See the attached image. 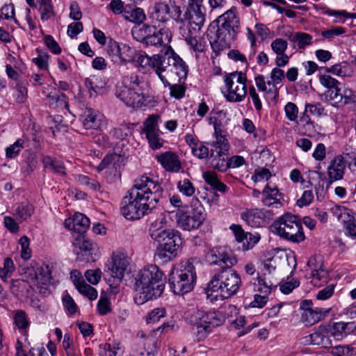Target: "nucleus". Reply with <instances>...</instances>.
<instances>
[{"label":"nucleus","instance_id":"22","mask_svg":"<svg viewBox=\"0 0 356 356\" xmlns=\"http://www.w3.org/2000/svg\"><path fill=\"white\" fill-rule=\"evenodd\" d=\"M65 225L70 229L81 235L86 232L90 226V220L85 215L81 213L74 214L72 218H68L65 221Z\"/></svg>","mask_w":356,"mask_h":356},{"label":"nucleus","instance_id":"49","mask_svg":"<svg viewBox=\"0 0 356 356\" xmlns=\"http://www.w3.org/2000/svg\"><path fill=\"white\" fill-rule=\"evenodd\" d=\"M14 270L15 265L13 260L7 257L4 259L3 266L0 268V277L6 282L7 278L11 276Z\"/></svg>","mask_w":356,"mask_h":356},{"label":"nucleus","instance_id":"13","mask_svg":"<svg viewBox=\"0 0 356 356\" xmlns=\"http://www.w3.org/2000/svg\"><path fill=\"white\" fill-rule=\"evenodd\" d=\"M160 241H156L159 243L155 252V257L163 263L173 259L177 254V252L182 243V238L179 232L174 229H168L163 233Z\"/></svg>","mask_w":356,"mask_h":356},{"label":"nucleus","instance_id":"18","mask_svg":"<svg viewBox=\"0 0 356 356\" xmlns=\"http://www.w3.org/2000/svg\"><path fill=\"white\" fill-rule=\"evenodd\" d=\"M273 216V212L266 209H251L243 212L241 215V218L252 227H260L265 219H270Z\"/></svg>","mask_w":356,"mask_h":356},{"label":"nucleus","instance_id":"34","mask_svg":"<svg viewBox=\"0 0 356 356\" xmlns=\"http://www.w3.org/2000/svg\"><path fill=\"white\" fill-rule=\"evenodd\" d=\"M330 336L334 337L335 339L339 340L347 336L350 333L348 326L353 325L351 323L337 322L332 325H328Z\"/></svg>","mask_w":356,"mask_h":356},{"label":"nucleus","instance_id":"54","mask_svg":"<svg viewBox=\"0 0 356 356\" xmlns=\"http://www.w3.org/2000/svg\"><path fill=\"white\" fill-rule=\"evenodd\" d=\"M256 86L259 91L265 92L267 95H270L273 98L272 92H268V88L272 87L273 80L266 81L263 75H258L254 78Z\"/></svg>","mask_w":356,"mask_h":356},{"label":"nucleus","instance_id":"15","mask_svg":"<svg viewBox=\"0 0 356 356\" xmlns=\"http://www.w3.org/2000/svg\"><path fill=\"white\" fill-rule=\"evenodd\" d=\"M144 35L141 40L146 45L169 47L172 33L168 29L163 28L158 30L154 26L144 24L140 29Z\"/></svg>","mask_w":356,"mask_h":356},{"label":"nucleus","instance_id":"32","mask_svg":"<svg viewBox=\"0 0 356 356\" xmlns=\"http://www.w3.org/2000/svg\"><path fill=\"white\" fill-rule=\"evenodd\" d=\"M49 99V106L54 109L63 110L66 108L69 110L67 96L64 93L58 92H51L47 96Z\"/></svg>","mask_w":356,"mask_h":356},{"label":"nucleus","instance_id":"19","mask_svg":"<svg viewBox=\"0 0 356 356\" xmlns=\"http://www.w3.org/2000/svg\"><path fill=\"white\" fill-rule=\"evenodd\" d=\"M346 167V161L342 155L336 156L330 163L327 173L328 177L327 187L334 181L343 178Z\"/></svg>","mask_w":356,"mask_h":356},{"label":"nucleus","instance_id":"20","mask_svg":"<svg viewBox=\"0 0 356 356\" xmlns=\"http://www.w3.org/2000/svg\"><path fill=\"white\" fill-rule=\"evenodd\" d=\"M155 159L167 172H178L181 169V160L176 152L167 151L157 154Z\"/></svg>","mask_w":356,"mask_h":356},{"label":"nucleus","instance_id":"33","mask_svg":"<svg viewBox=\"0 0 356 356\" xmlns=\"http://www.w3.org/2000/svg\"><path fill=\"white\" fill-rule=\"evenodd\" d=\"M42 163L44 168L49 169L52 172L60 175H66V169L63 161L53 159L49 156H43Z\"/></svg>","mask_w":356,"mask_h":356},{"label":"nucleus","instance_id":"43","mask_svg":"<svg viewBox=\"0 0 356 356\" xmlns=\"http://www.w3.org/2000/svg\"><path fill=\"white\" fill-rule=\"evenodd\" d=\"M182 1L183 0H168V5H170V17L179 24L183 22L182 10L180 6Z\"/></svg>","mask_w":356,"mask_h":356},{"label":"nucleus","instance_id":"58","mask_svg":"<svg viewBox=\"0 0 356 356\" xmlns=\"http://www.w3.org/2000/svg\"><path fill=\"white\" fill-rule=\"evenodd\" d=\"M39 53L38 56L33 58V62L38 67L40 70H44L48 68V60L49 56L47 53L37 50Z\"/></svg>","mask_w":356,"mask_h":356},{"label":"nucleus","instance_id":"55","mask_svg":"<svg viewBox=\"0 0 356 356\" xmlns=\"http://www.w3.org/2000/svg\"><path fill=\"white\" fill-rule=\"evenodd\" d=\"M161 131L159 133L150 134L145 135L148 140L149 146L153 149H158L163 147L164 140L161 138Z\"/></svg>","mask_w":356,"mask_h":356},{"label":"nucleus","instance_id":"9","mask_svg":"<svg viewBox=\"0 0 356 356\" xmlns=\"http://www.w3.org/2000/svg\"><path fill=\"white\" fill-rule=\"evenodd\" d=\"M272 227L281 238L293 243H300L305 239L299 218L291 213L282 215L273 222Z\"/></svg>","mask_w":356,"mask_h":356},{"label":"nucleus","instance_id":"41","mask_svg":"<svg viewBox=\"0 0 356 356\" xmlns=\"http://www.w3.org/2000/svg\"><path fill=\"white\" fill-rule=\"evenodd\" d=\"M203 178L206 183L213 189L221 193L226 192L227 189V186L219 180L216 172H206L203 175Z\"/></svg>","mask_w":356,"mask_h":356},{"label":"nucleus","instance_id":"8","mask_svg":"<svg viewBox=\"0 0 356 356\" xmlns=\"http://www.w3.org/2000/svg\"><path fill=\"white\" fill-rule=\"evenodd\" d=\"M199 261L196 257L190 258L182 262L179 268L171 272L169 283L175 294L184 295L193 290L197 277L195 264Z\"/></svg>","mask_w":356,"mask_h":356},{"label":"nucleus","instance_id":"45","mask_svg":"<svg viewBox=\"0 0 356 356\" xmlns=\"http://www.w3.org/2000/svg\"><path fill=\"white\" fill-rule=\"evenodd\" d=\"M160 116L159 115H151L144 122L143 132L145 135L154 133H159L161 131L159 129V121Z\"/></svg>","mask_w":356,"mask_h":356},{"label":"nucleus","instance_id":"30","mask_svg":"<svg viewBox=\"0 0 356 356\" xmlns=\"http://www.w3.org/2000/svg\"><path fill=\"white\" fill-rule=\"evenodd\" d=\"M233 41L230 36L226 37L225 35H222L216 33V39L211 42L213 52L216 56L220 55L222 52L230 48Z\"/></svg>","mask_w":356,"mask_h":356},{"label":"nucleus","instance_id":"59","mask_svg":"<svg viewBox=\"0 0 356 356\" xmlns=\"http://www.w3.org/2000/svg\"><path fill=\"white\" fill-rule=\"evenodd\" d=\"M354 348L350 346H337L332 348L331 354L333 356H351Z\"/></svg>","mask_w":356,"mask_h":356},{"label":"nucleus","instance_id":"21","mask_svg":"<svg viewBox=\"0 0 356 356\" xmlns=\"http://www.w3.org/2000/svg\"><path fill=\"white\" fill-rule=\"evenodd\" d=\"M307 266L312 271V282L314 285H318V282L321 280L323 282H327L328 273L323 268V260L321 255H314L310 257L307 261Z\"/></svg>","mask_w":356,"mask_h":356},{"label":"nucleus","instance_id":"44","mask_svg":"<svg viewBox=\"0 0 356 356\" xmlns=\"http://www.w3.org/2000/svg\"><path fill=\"white\" fill-rule=\"evenodd\" d=\"M14 323L19 329L23 330L25 342L30 346V342L28 341L26 331L25 330V329L29 325L26 313L22 310L17 311L14 316Z\"/></svg>","mask_w":356,"mask_h":356},{"label":"nucleus","instance_id":"57","mask_svg":"<svg viewBox=\"0 0 356 356\" xmlns=\"http://www.w3.org/2000/svg\"><path fill=\"white\" fill-rule=\"evenodd\" d=\"M24 140L17 139L13 145L6 149V155L8 158H13L17 156L23 147Z\"/></svg>","mask_w":356,"mask_h":356},{"label":"nucleus","instance_id":"12","mask_svg":"<svg viewBox=\"0 0 356 356\" xmlns=\"http://www.w3.org/2000/svg\"><path fill=\"white\" fill-rule=\"evenodd\" d=\"M193 329L198 341L204 340L212 331L225 322V316L216 311L197 310L193 316Z\"/></svg>","mask_w":356,"mask_h":356},{"label":"nucleus","instance_id":"6","mask_svg":"<svg viewBox=\"0 0 356 356\" xmlns=\"http://www.w3.org/2000/svg\"><path fill=\"white\" fill-rule=\"evenodd\" d=\"M23 270L24 279L12 281L10 290L15 296L26 295L33 286L46 289L44 286L50 283L51 280V270L49 266L47 264L33 268L31 264V266Z\"/></svg>","mask_w":356,"mask_h":356},{"label":"nucleus","instance_id":"60","mask_svg":"<svg viewBox=\"0 0 356 356\" xmlns=\"http://www.w3.org/2000/svg\"><path fill=\"white\" fill-rule=\"evenodd\" d=\"M165 310L164 308H156L152 310L146 317L147 323H156L165 316Z\"/></svg>","mask_w":356,"mask_h":356},{"label":"nucleus","instance_id":"40","mask_svg":"<svg viewBox=\"0 0 356 356\" xmlns=\"http://www.w3.org/2000/svg\"><path fill=\"white\" fill-rule=\"evenodd\" d=\"M125 19L134 23H142L145 19V15L142 8L131 7L124 8V16Z\"/></svg>","mask_w":356,"mask_h":356},{"label":"nucleus","instance_id":"56","mask_svg":"<svg viewBox=\"0 0 356 356\" xmlns=\"http://www.w3.org/2000/svg\"><path fill=\"white\" fill-rule=\"evenodd\" d=\"M74 245L78 247L81 250L84 252H90L94 249L95 245L89 240L86 239L83 234L80 235L76 238Z\"/></svg>","mask_w":356,"mask_h":356},{"label":"nucleus","instance_id":"17","mask_svg":"<svg viewBox=\"0 0 356 356\" xmlns=\"http://www.w3.org/2000/svg\"><path fill=\"white\" fill-rule=\"evenodd\" d=\"M207 261L213 265H225L222 268H232L237 259L230 249L225 246L211 249L207 254Z\"/></svg>","mask_w":356,"mask_h":356},{"label":"nucleus","instance_id":"4","mask_svg":"<svg viewBox=\"0 0 356 356\" xmlns=\"http://www.w3.org/2000/svg\"><path fill=\"white\" fill-rule=\"evenodd\" d=\"M242 281L239 274L232 268H222L212 277L207 288L211 301L225 300L236 294Z\"/></svg>","mask_w":356,"mask_h":356},{"label":"nucleus","instance_id":"28","mask_svg":"<svg viewBox=\"0 0 356 356\" xmlns=\"http://www.w3.org/2000/svg\"><path fill=\"white\" fill-rule=\"evenodd\" d=\"M166 225L165 218L161 215L159 218L154 220L149 226V234L154 241H160L163 233L167 232L169 229H165Z\"/></svg>","mask_w":356,"mask_h":356},{"label":"nucleus","instance_id":"31","mask_svg":"<svg viewBox=\"0 0 356 356\" xmlns=\"http://www.w3.org/2000/svg\"><path fill=\"white\" fill-rule=\"evenodd\" d=\"M132 63H134L139 70L147 71L149 69H153L154 56L149 57L145 51H136Z\"/></svg>","mask_w":356,"mask_h":356},{"label":"nucleus","instance_id":"7","mask_svg":"<svg viewBox=\"0 0 356 356\" xmlns=\"http://www.w3.org/2000/svg\"><path fill=\"white\" fill-rule=\"evenodd\" d=\"M147 83L136 74H131L122 78L118 86L115 95L127 106L140 108L145 104Z\"/></svg>","mask_w":356,"mask_h":356},{"label":"nucleus","instance_id":"51","mask_svg":"<svg viewBox=\"0 0 356 356\" xmlns=\"http://www.w3.org/2000/svg\"><path fill=\"white\" fill-rule=\"evenodd\" d=\"M204 143L200 142L197 146L192 150L193 154L199 159H207L211 156V146Z\"/></svg>","mask_w":356,"mask_h":356},{"label":"nucleus","instance_id":"25","mask_svg":"<svg viewBox=\"0 0 356 356\" xmlns=\"http://www.w3.org/2000/svg\"><path fill=\"white\" fill-rule=\"evenodd\" d=\"M330 330L329 325H321L315 328V331L313 332L314 345L321 346L325 348L331 347L332 340L330 339Z\"/></svg>","mask_w":356,"mask_h":356},{"label":"nucleus","instance_id":"24","mask_svg":"<svg viewBox=\"0 0 356 356\" xmlns=\"http://www.w3.org/2000/svg\"><path fill=\"white\" fill-rule=\"evenodd\" d=\"M330 312V309L320 307L307 309L302 313L301 321L307 325H312L323 319Z\"/></svg>","mask_w":356,"mask_h":356},{"label":"nucleus","instance_id":"37","mask_svg":"<svg viewBox=\"0 0 356 356\" xmlns=\"http://www.w3.org/2000/svg\"><path fill=\"white\" fill-rule=\"evenodd\" d=\"M33 213L32 205L29 203H18L15 205L13 214L19 222L29 218Z\"/></svg>","mask_w":356,"mask_h":356},{"label":"nucleus","instance_id":"47","mask_svg":"<svg viewBox=\"0 0 356 356\" xmlns=\"http://www.w3.org/2000/svg\"><path fill=\"white\" fill-rule=\"evenodd\" d=\"M177 187L179 191L186 197H191L195 192V186L188 179L178 181Z\"/></svg>","mask_w":356,"mask_h":356},{"label":"nucleus","instance_id":"42","mask_svg":"<svg viewBox=\"0 0 356 356\" xmlns=\"http://www.w3.org/2000/svg\"><path fill=\"white\" fill-rule=\"evenodd\" d=\"M221 24L218 26L216 31L219 35H225L226 37H231L232 40H234L236 38L238 33V25L232 24L224 21H220Z\"/></svg>","mask_w":356,"mask_h":356},{"label":"nucleus","instance_id":"38","mask_svg":"<svg viewBox=\"0 0 356 356\" xmlns=\"http://www.w3.org/2000/svg\"><path fill=\"white\" fill-rule=\"evenodd\" d=\"M270 79L273 80L272 87L268 88V92H272L273 99H276L279 95L277 85L284 79V71L278 67H275L270 73Z\"/></svg>","mask_w":356,"mask_h":356},{"label":"nucleus","instance_id":"16","mask_svg":"<svg viewBox=\"0 0 356 356\" xmlns=\"http://www.w3.org/2000/svg\"><path fill=\"white\" fill-rule=\"evenodd\" d=\"M129 264V258L120 254L115 255L112 261L106 265L105 272L111 276L108 282H113L110 285L113 286V288H116L121 282Z\"/></svg>","mask_w":356,"mask_h":356},{"label":"nucleus","instance_id":"48","mask_svg":"<svg viewBox=\"0 0 356 356\" xmlns=\"http://www.w3.org/2000/svg\"><path fill=\"white\" fill-rule=\"evenodd\" d=\"M109 134L115 139L123 140L131 134V129L128 124H124L118 128H113Z\"/></svg>","mask_w":356,"mask_h":356},{"label":"nucleus","instance_id":"14","mask_svg":"<svg viewBox=\"0 0 356 356\" xmlns=\"http://www.w3.org/2000/svg\"><path fill=\"white\" fill-rule=\"evenodd\" d=\"M191 211H176V222L179 227L186 231L197 229L204 220V208L198 199H193L191 203Z\"/></svg>","mask_w":356,"mask_h":356},{"label":"nucleus","instance_id":"50","mask_svg":"<svg viewBox=\"0 0 356 356\" xmlns=\"http://www.w3.org/2000/svg\"><path fill=\"white\" fill-rule=\"evenodd\" d=\"M237 10L235 7L231 8L229 10H227L224 14L220 15L218 17V22L220 21L227 22L229 23H232V24H236L239 26V18L236 15Z\"/></svg>","mask_w":356,"mask_h":356},{"label":"nucleus","instance_id":"26","mask_svg":"<svg viewBox=\"0 0 356 356\" xmlns=\"http://www.w3.org/2000/svg\"><path fill=\"white\" fill-rule=\"evenodd\" d=\"M261 202L264 206H275L277 207L281 205L280 197L282 196V194L276 187L271 188L268 184H266L261 192Z\"/></svg>","mask_w":356,"mask_h":356},{"label":"nucleus","instance_id":"23","mask_svg":"<svg viewBox=\"0 0 356 356\" xmlns=\"http://www.w3.org/2000/svg\"><path fill=\"white\" fill-rule=\"evenodd\" d=\"M82 124L86 129L97 130L101 128L103 116L99 111L92 108H86L81 115Z\"/></svg>","mask_w":356,"mask_h":356},{"label":"nucleus","instance_id":"5","mask_svg":"<svg viewBox=\"0 0 356 356\" xmlns=\"http://www.w3.org/2000/svg\"><path fill=\"white\" fill-rule=\"evenodd\" d=\"M156 74L161 81L170 85L166 76L175 74L180 79L186 77L188 68L184 60L176 54L171 47H165L160 54L154 55V66Z\"/></svg>","mask_w":356,"mask_h":356},{"label":"nucleus","instance_id":"10","mask_svg":"<svg viewBox=\"0 0 356 356\" xmlns=\"http://www.w3.org/2000/svg\"><path fill=\"white\" fill-rule=\"evenodd\" d=\"M210 118V123H213L214 127V134L216 136V140L209 143L211 146V165L220 172H225L228 168V159L227 154L229 151V143L227 140L221 135L220 129L217 123V119Z\"/></svg>","mask_w":356,"mask_h":356},{"label":"nucleus","instance_id":"27","mask_svg":"<svg viewBox=\"0 0 356 356\" xmlns=\"http://www.w3.org/2000/svg\"><path fill=\"white\" fill-rule=\"evenodd\" d=\"M153 19L160 22H166L170 17V5L168 3L158 1L154 3L152 13Z\"/></svg>","mask_w":356,"mask_h":356},{"label":"nucleus","instance_id":"3","mask_svg":"<svg viewBox=\"0 0 356 356\" xmlns=\"http://www.w3.org/2000/svg\"><path fill=\"white\" fill-rule=\"evenodd\" d=\"M204 8L202 6L188 5L183 15L180 33L187 44L195 52H203L207 48V42L200 36L205 22Z\"/></svg>","mask_w":356,"mask_h":356},{"label":"nucleus","instance_id":"11","mask_svg":"<svg viewBox=\"0 0 356 356\" xmlns=\"http://www.w3.org/2000/svg\"><path fill=\"white\" fill-rule=\"evenodd\" d=\"M225 88L222 93L227 102H241L247 95L246 76L242 72L225 74L223 76Z\"/></svg>","mask_w":356,"mask_h":356},{"label":"nucleus","instance_id":"62","mask_svg":"<svg viewBox=\"0 0 356 356\" xmlns=\"http://www.w3.org/2000/svg\"><path fill=\"white\" fill-rule=\"evenodd\" d=\"M284 111L289 120L295 121L297 119L298 108L294 103L288 102L284 107Z\"/></svg>","mask_w":356,"mask_h":356},{"label":"nucleus","instance_id":"52","mask_svg":"<svg viewBox=\"0 0 356 356\" xmlns=\"http://www.w3.org/2000/svg\"><path fill=\"white\" fill-rule=\"evenodd\" d=\"M76 288L80 293L86 296L91 300H95L97 297V291L96 289L85 282H81Z\"/></svg>","mask_w":356,"mask_h":356},{"label":"nucleus","instance_id":"36","mask_svg":"<svg viewBox=\"0 0 356 356\" xmlns=\"http://www.w3.org/2000/svg\"><path fill=\"white\" fill-rule=\"evenodd\" d=\"M321 99L330 102L334 106L343 105L341 88L338 86L336 87V88L326 90L324 94L322 95Z\"/></svg>","mask_w":356,"mask_h":356},{"label":"nucleus","instance_id":"1","mask_svg":"<svg viewBox=\"0 0 356 356\" xmlns=\"http://www.w3.org/2000/svg\"><path fill=\"white\" fill-rule=\"evenodd\" d=\"M163 193V190L157 180L146 175L136 179L129 195L122 200V215L130 220L141 218L156 207Z\"/></svg>","mask_w":356,"mask_h":356},{"label":"nucleus","instance_id":"61","mask_svg":"<svg viewBox=\"0 0 356 356\" xmlns=\"http://www.w3.org/2000/svg\"><path fill=\"white\" fill-rule=\"evenodd\" d=\"M270 46L272 50L280 56V54H283L285 52L287 48V42L284 39L277 38L272 42Z\"/></svg>","mask_w":356,"mask_h":356},{"label":"nucleus","instance_id":"64","mask_svg":"<svg viewBox=\"0 0 356 356\" xmlns=\"http://www.w3.org/2000/svg\"><path fill=\"white\" fill-rule=\"evenodd\" d=\"M44 43L48 49L54 54H59L61 52V48L58 42L50 35H47L44 38Z\"/></svg>","mask_w":356,"mask_h":356},{"label":"nucleus","instance_id":"35","mask_svg":"<svg viewBox=\"0 0 356 356\" xmlns=\"http://www.w3.org/2000/svg\"><path fill=\"white\" fill-rule=\"evenodd\" d=\"M257 281V283H254V290L261 294L269 295L272 289L276 287V285L267 279L266 273L258 275Z\"/></svg>","mask_w":356,"mask_h":356},{"label":"nucleus","instance_id":"46","mask_svg":"<svg viewBox=\"0 0 356 356\" xmlns=\"http://www.w3.org/2000/svg\"><path fill=\"white\" fill-rule=\"evenodd\" d=\"M312 37L307 33H296L291 41L297 44L299 49H303L311 44Z\"/></svg>","mask_w":356,"mask_h":356},{"label":"nucleus","instance_id":"53","mask_svg":"<svg viewBox=\"0 0 356 356\" xmlns=\"http://www.w3.org/2000/svg\"><path fill=\"white\" fill-rule=\"evenodd\" d=\"M319 81L323 86L327 89V90L336 88V87L341 86V83L339 81L328 74L320 75Z\"/></svg>","mask_w":356,"mask_h":356},{"label":"nucleus","instance_id":"29","mask_svg":"<svg viewBox=\"0 0 356 356\" xmlns=\"http://www.w3.org/2000/svg\"><path fill=\"white\" fill-rule=\"evenodd\" d=\"M84 85L88 90L90 97H92L99 93L105 88L106 83L101 76L93 75L85 79Z\"/></svg>","mask_w":356,"mask_h":356},{"label":"nucleus","instance_id":"2","mask_svg":"<svg viewBox=\"0 0 356 356\" xmlns=\"http://www.w3.org/2000/svg\"><path fill=\"white\" fill-rule=\"evenodd\" d=\"M134 280V302L139 305L160 297L165 289L164 274L156 265L144 267L136 275Z\"/></svg>","mask_w":356,"mask_h":356},{"label":"nucleus","instance_id":"63","mask_svg":"<svg viewBox=\"0 0 356 356\" xmlns=\"http://www.w3.org/2000/svg\"><path fill=\"white\" fill-rule=\"evenodd\" d=\"M120 44L113 40H110L107 46V53L113 62H115L119 51H120Z\"/></svg>","mask_w":356,"mask_h":356},{"label":"nucleus","instance_id":"39","mask_svg":"<svg viewBox=\"0 0 356 356\" xmlns=\"http://www.w3.org/2000/svg\"><path fill=\"white\" fill-rule=\"evenodd\" d=\"M120 51L115 63L120 64H125L132 62L136 54V50L131 48L126 44H120Z\"/></svg>","mask_w":356,"mask_h":356}]
</instances>
